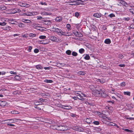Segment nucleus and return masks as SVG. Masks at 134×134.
<instances>
[{
  "label": "nucleus",
  "mask_w": 134,
  "mask_h": 134,
  "mask_svg": "<svg viewBox=\"0 0 134 134\" xmlns=\"http://www.w3.org/2000/svg\"><path fill=\"white\" fill-rule=\"evenodd\" d=\"M124 20L127 21H128L129 20V18H124Z\"/></svg>",
  "instance_id": "nucleus-64"
},
{
  "label": "nucleus",
  "mask_w": 134,
  "mask_h": 134,
  "mask_svg": "<svg viewBox=\"0 0 134 134\" xmlns=\"http://www.w3.org/2000/svg\"><path fill=\"white\" fill-rule=\"evenodd\" d=\"M108 124L109 125L112 126H117V125L116 124H115L114 123H113L112 122H108Z\"/></svg>",
  "instance_id": "nucleus-13"
},
{
  "label": "nucleus",
  "mask_w": 134,
  "mask_h": 134,
  "mask_svg": "<svg viewBox=\"0 0 134 134\" xmlns=\"http://www.w3.org/2000/svg\"><path fill=\"white\" fill-rule=\"evenodd\" d=\"M67 128L65 126H58V130L61 131H65L67 130Z\"/></svg>",
  "instance_id": "nucleus-2"
},
{
  "label": "nucleus",
  "mask_w": 134,
  "mask_h": 134,
  "mask_svg": "<svg viewBox=\"0 0 134 134\" xmlns=\"http://www.w3.org/2000/svg\"><path fill=\"white\" fill-rule=\"evenodd\" d=\"M43 14L45 15H50L51 14V13H48L46 12H44L43 13Z\"/></svg>",
  "instance_id": "nucleus-31"
},
{
  "label": "nucleus",
  "mask_w": 134,
  "mask_h": 134,
  "mask_svg": "<svg viewBox=\"0 0 134 134\" xmlns=\"http://www.w3.org/2000/svg\"><path fill=\"white\" fill-rule=\"evenodd\" d=\"M93 123L96 125H98L99 124V122L97 121H94L93 122Z\"/></svg>",
  "instance_id": "nucleus-38"
},
{
  "label": "nucleus",
  "mask_w": 134,
  "mask_h": 134,
  "mask_svg": "<svg viewBox=\"0 0 134 134\" xmlns=\"http://www.w3.org/2000/svg\"><path fill=\"white\" fill-rule=\"evenodd\" d=\"M123 55L121 54H119V58H120L121 59H122L123 58Z\"/></svg>",
  "instance_id": "nucleus-42"
},
{
  "label": "nucleus",
  "mask_w": 134,
  "mask_h": 134,
  "mask_svg": "<svg viewBox=\"0 0 134 134\" xmlns=\"http://www.w3.org/2000/svg\"><path fill=\"white\" fill-rule=\"evenodd\" d=\"M102 90V89H99V90H97V91H94L93 92V94L96 97H100L101 92Z\"/></svg>",
  "instance_id": "nucleus-1"
},
{
  "label": "nucleus",
  "mask_w": 134,
  "mask_h": 134,
  "mask_svg": "<svg viewBox=\"0 0 134 134\" xmlns=\"http://www.w3.org/2000/svg\"><path fill=\"white\" fill-rule=\"evenodd\" d=\"M102 15V14L100 13H94L93 15V16L94 17L97 18H99L101 17Z\"/></svg>",
  "instance_id": "nucleus-6"
},
{
  "label": "nucleus",
  "mask_w": 134,
  "mask_h": 134,
  "mask_svg": "<svg viewBox=\"0 0 134 134\" xmlns=\"http://www.w3.org/2000/svg\"><path fill=\"white\" fill-rule=\"evenodd\" d=\"M100 81V83H103L105 82L104 80H103V79H101Z\"/></svg>",
  "instance_id": "nucleus-58"
},
{
  "label": "nucleus",
  "mask_w": 134,
  "mask_h": 134,
  "mask_svg": "<svg viewBox=\"0 0 134 134\" xmlns=\"http://www.w3.org/2000/svg\"><path fill=\"white\" fill-rule=\"evenodd\" d=\"M62 108L65 109H70L72 108V107L68 105H63Z\"/></svg>",
  "instance_id": "nucleus-10"
},
{
  "label": "nucleus",
  "mask_w": 134,
  "mask_h": 134,
  "mask_svg": "<svg viewBox=\"0 0 134 134\" xmlns=\"http://www.w3.org/2000/svg\"><path fill=\"white\" fill-rule=\"evenodd\" d=\"M53 120H51L49 119L48 121L47 122V123H50L51 122H53Z\"/></svg>",
  "instance_id": "nucleus-53"
},
{
  "label": "nucleus",
  "mask_w": 134,
  "mask_h": 134,
  "mask_svg": "<svg viewBox=\"0 0 134 134\" xmlns=\"http://www.w3.org/2000/svg\"><path fill=\"white\" fill-rule=\"evenodd\" d=\"M66 53L67 54L70 55L71 54V51L70 50H68L66 52Z\"/></svg>",
  "instance_id": "nucleus-25"
},
{
  "label": "nucleus",
  "mask_w": 134,
  "mask_h": 134,
  "mask_svg": "<svg viewBox=\"0 0 134 134\" xmlns=\"http://www.w3.org/2000/svg\"><path fill=\"white\" fill-rule=\"evenodd\" d=\"M32 48L31 46H29V48L28 49V51L29 52H30L31 50L32 49Z\"/></svg>",
  "instance_id": "nucleus-51"
},
{
  "label": "nucleus",
  "mask_w": 134,
  "mask_h": 134,
  "mask_svg": "<svg viewBox=\"0 0 134 134\" xmlns=\"http://www.w3.org/2000/svg\"><path fill=\"white\" fill-rule=\"evenodd\" d=\"M9 120H12V119H8L3 120L1 121V123L2 124H8L9 122H8V121H9Z\"/></svg>",
  "instance_id": "nucleus-8"
},
{
  "label": "nucleus",
  "mask_w": 134,
  "mask_h": 134,
  "mask_svg": "<svg viewBox=\"0 0 134 134\" xmlns=\"http://www.w3.org/2000/svg\"><path fill=\"white\" fill-rule=\"evenodd\" d=\"M32 15H37L38 13L37 12H31Z\"/></svg>",
  "instance_id": "nucleus-46"
},
{
  "label": "nucleus",
  "mask_w": 134,
  "mask_h": 134,
  "mask_svg": "<svg viewBox=\"0 0 134 134\" xmlns=\"http://www.w3.org/2000/svg\"><path fill=\"white\" fill-rule=\"evenodd\" d=\"M79 15V13L77 12H76L75 13V16L78 17Z\"/></svg>",
  "instance_id": "nucleus-45"
},
{
  "label": "nucleus",
  "mask_w": 134,
  "mask_h": 134,
  "mask_svg": "<svg viewBox=\"0 0 134 134\" xmlns=\"http://www.w3.org/2000/svg\"><path fill=\"white\" fill-rule=\"evenodd\" d=\"M20 6L22 7H25L26 6V5H25V4L23 3H20Z\"/></svg>",
  "instance_id": "nucleus-50"
},
{
  "label": "nucleus",
  "mask_w": 134,
  "mask_h": 134,
  "mask_svg": "<svg viewBox=\"0 0 134 134\" xmlns=\"http://www.w3.org/2000/svg\"><path fill=\"white\" fill-rule=\"evenodd\" d=\"M14 79L16 80H19L21 79V78L19 76L16 75Z\"/></svg>",
  "instance_id": "nucleus-17"
},
{
  "label": "nucleus",
  "mask_w": 134,
  "mask_h": 134,
  "mask_svg": "<svg viewBox=\"0 0 134 134\" xmlns=\"http://www.w3.org/2000/svg\"><path fill=\"white\" fill-rule=\"evenodd\" d=\"M71 116L72 117H75V115L73 114H71Z\"/></svg>",
  "instance_id": "nucleus-63"
},
{
  "label": "nucleus",
  "mask_w": 134,
  "mask_h": 134,
  "mask_svg": "<svg viewBox=\"0 0 134 134\" xmlns=\"http://www.w3.org/2000/svg\"><path fill=\"white\" fill-rule=\"evenodd\" d=\"M44 82L47 83H51L53 82V81L51 80L46 79L44 81Z\"/></svg>",
  "instance_id": "nucleus-16"
},
{
  "label": "nucleus",
  "mask_w": 134,
  "mask_h": 134,
  "mask_svg": "<svg viewBox=\"0 0 134 134\" xmlns=\"http://www.w3.org/2000/svg\"><path fill=\"white\" fill-rule=\"evenodd\" d=\"M41 4L42 5H47V4L45 2H41Z\"/></svg>",
  "instance_id": "nucleus-57"
},
{
  "label": "nucleus",
  "mask_w": 134,
  "mask_h": 134,
  "mask_svg": "<svg viewBox=\"0 0 134 134\" xmlns=\"http://www.w3.org/2000/svg\"><path fill=\"white\" fill-rule=\"evenodd\" d=\"M36 69H43V67H42L40 65H36Z\"/></svg>",
  "instance_id": "nucleus-18"
},
{
  "label": "nucleus",
  "mask_w": 134,
  "mask_h": 134,
  "mask_svg": "<svg viewBox=\"0 0 134 134\" xmlns=\"http://www.w3.org/2000/svg\"><path fill=\"white\" fill-rule=\"evenodd\" d=\"M94 87L93 85H91L90 86V88L91 89H93V87Z\"/></svg>",
  "instance_id": "nucleus-56"
},
{
  "label": "nucleus",
  "mask_w": 134,
  "mask_h": 134,
  "mask_svg": "<svg viewBox=\"0 0 134 134\" xmlns=\"http://www.w3.org/2000/svg\"><path fill=\"white\" fill-rule=\"evenodd\" d=\"M74 34L76 36L79 37V32L77 31H76V32H73Z\"/></svg>",
  "instance_id": "nucleus-36"
},
{
  "label": "nucleus",
  "mask_w": 134,
  "mask_h": 134,
  "mask_svg": "<svg viewBox=\"0 0 134 134\" xmlns=\"http://www.w3.org/2000/svg\"><path fill=\"white\" fill-rule=\"evenodd\" d=\"M52 128L54 129H56L58 130V126L57 125H54L52 126Z\"/></svg>",
  "instance_id": "nucleus-23"
},
{
  "label": "nucleus",
  "mask_w": 134,
  "mask_h": 134,
  "mask_svg": "<svg viewBox=\"0 0 134 134\" xmlns=\"http://www.w3.org/2000/svg\"><path fill=\"white\" fill-rule=\"evenodd\" d=\"M6 24V23L5 22L3 23L0 22V25L3 26L5 25Z\"/></svg>",
  "instance_id": "nucleus-39"
},
{
  "label": "nucleus",
  "mask_w": 134,
  "mask_h": 134,
  "mask_svg": "<svg viewBox=\"0 0 134 134\" xmlns=\"http://www.w3.org/2000/svg\"><path fill=\"white\" fill-rule=\"evenodd\" d=\"M46 37L45 36H41L39 37V38L41 39H45Z\"/></svg>",
  "instance_id": "nucleus-37"
},
{
  "label": "nucleus",
  "mask_w": 134,
  "mask_h": 134,
  "mask_svg": "<svg viewBox=\"0 0 134 134\" xmlns=\"http://www.w3.org/2000/svg\"><path fill=\"white\" fill-rule=\"evenodd\" d=\"M66 27L67 28H68V31H69L71 29L70 28V27H71L70 25L69 24H67Z\"/></svg>",
  "instance_id": "nucleus-32"
},
{
  "label": "nucleus",
  "mask_w": 134,
  "mask_h": 134,
  "mask_svg": "<svg viewBox=\"0 0 134 134\" xmlns=\"http://www.w3.org/2000/svg\"><path fill=\"white\" fill-rule=\"evenodd\" d=\"M0 10H4L6 9V7L4 6H0Z\"/></svg>",
  "instance_id": "nucleus-30"
},
{
  "label": "nucleus",
  "mask_w": 134,
  "mask_h": 134,
  "mask_svg": "<svg viewBox=\"0 0 134 134\" xmlns=\"http://www.w3.org/2000/svg\"><path fill=\"white\" fill-rule=\"evenodd\" d=\"M78 73L80 75H84L86 74V73L84 71H79L78 72Z\"/></svg>",
  "instance_id": "nucleus-20"
},
{
  "label": "nucleus",
  "mask_w": 134,
  "mask_h": 134,
  "mask_svg": "<svg viewBox=\"0 0 134 134\" xmlns=\"http://www.w3.org/2000/svg\"><path fill=\"white\" fill-rule=\"evenodd\" d=\"M109 16L110 18H112L113 17H115V15L113 13H111L109 15Z\"/></svg>",
  "instance_id": "nucleus-41"
},
{
  "label": "nucleus",
  "mask_w": 134,
  "mask_h": 134,
  "mask_svg": "<svg viewBox=\"0 0 134 134\" xmlns=\"http://www.w3.org/2000/svg\"><path fill=\"white\" fill-rule=\"evenodd\" d=\"M1 74H2V75H4L5 74L6 72H5L3 71L1 72Z\"/></svg>",
  "instance_id": "nucleus-61"
},
{
  "label": "nucleus",
  "mask_w": 134,
  "mask_h": 134,
  "mask_svg": "<svg viewBox=\"0 0 134 134\" xmlns=\"http://www.w3.org/2000/svg\"><path fill=\"white\" fill-rule=\"evenodd\" d=\"M35 108L37 109H38L39 110H41V108H40V107H37V106H36L35 107Z\"/></svg>",
  "instance_id": "nucleus-55"
},
{
  "label": "nucleus",
  "mask_w": 134,
  "mask_h": 134,
  "mask_svg": "<svg viewBox=\"0 0 134 134\" xmlns=\"http://www.w3.org/2000/svg\"><path fill=\"white\" fill-rule=\"evenodd\" d=\"M77 53L74 51L72 52V55L74 57H76L77 55Z\"/></svg>",
  "instance_id": "nucleus-27"
},
{
  "label": "nucleus",
  "mask_w": 134,
  "mask_h": 134,
  "mask_svg": "<svg viewBox=\"0 0 134 134\" xmlns=\"http://www.w3.org/2000/svg\"><path fill=\"white\" fill-rule=\"evenodd\" d=\"M62 19V18L60 16L57 17L55 19L56 21L58 22H60Z\"/></svg>",
  "instance_id": "nucleus-7"
},
{
  "label": "nucleus",
  "mask_w": 134,
  "mask_h": 134,
  "mask_svg": "<svg viewBox=\"0 0 134 134\" xmlns=\"http://www.w3.org/2000/svg\"><path fill=\"white\" fill-rule=\"evenodd\" d=\"M84 51L85 50L83 48H81L79 50V52L81 54L83 53L84 52Z\"/></svg>",
  "instance_id": "nucleus-26"
},
{
  "label": "nucleus",
  "mask_w": 134,
  "mask_h": 134,
  "mask_svg": "<svg viewBox=\"0 0 134 134\" xmlns=\"http://www.w3.org/2000/svg\"><path fill=\"white\" fill-rule=\"evenodd\" d=\"M73 128V129L74 130L80 132H83V131L84 130L82 128L77 126L74 127Z\"/></svg>",
  "instance_id": "nucleus-3"
},
{
  "label": "nucleus",
  "mask_w": 134,
  "mask_h": 134,
  "mask_svg": "<svg viewBox=\"0 0 134 134\" xmlns=\"http://www.w3.org/2000/svg\"><path fill=\"white\" fill-rule=\"evenodd\" d=\"M100 95H101V97L104 98L106 97L107 96L106 94L104 93V91L102 90L101 92V94Z\"/></svg>",
  "instance_id": "nucleus-9"
},
{
  "label": "nucleus",
  "mask_w": 134,
  "mask_h": 134,
  "mask_svg": "<svg viewBox=\"0 0 134 134\" xmlns=\"http://www.w3.org/2000/svg\"><path fill=\"white\" fill-rule=\"evenodd\" d=\"M38 24H35L34 25V26L38 30H40V29H38V28H40V26H38Z\"/></svg>",
  "instance_id": "nucleus-28"
},
{
  "label": "nucleus",
  "mask_w": 134,
  "mask_h": 134,
  "mask_svg": "<svg viewBox=\"0 0 134 134\" xmlns=\"http://www.w3.org/2000/svg\"><path fill=\"white\" fill-rule=\"evenodd\" d=\"M102 118L104 119L107 120V119L108 118V117H107L105 116H102Z\"/></svg>",
  "instance_id": "nucleus-59"
},
{
  "label": "nucleus",
  "mask_w": 134,
  "mask_h": 134,
  "mask_svg": "<svg viewBox=\"0 0 134 134\" xmlns=\"http://www.w3.org/2000/svg\"><path fill=\"white\" fill-rule=\"evenodd\" d=\"M23 21L25 23H30L31 22V21L28 19H23Z\"/></svg>",
  "instance_id": "nucleus-15"
},
{
  "label": "nucleus",
  "mask_w": 134,
  "mask_h": 134,
  "mask_svg": "<svg viewBox=\"0 0 134 134\" xmlns=\"http://www.w3.org/2000/svg\"><path fill=\"white\" fill-rule=\"evenodd\" d=\"M104 42L106 44H109L111 43V41L109 39H107L105 40Z\"/></svg>",
  "instance_id": "nucleus-12"
},
{
  "label": "nucleus",
  "mask_w": 134,
  "mask_h": 134,
  "mask_svg": "<svg viewBox=\"0 0 134 134\" xmlns=\"http://www.w3.org/2000/svg\"><path fill=\"white\" fill-rule=\"evenodd\" d=\"M25 14L27 16H31L32 15L31 12H27Z\"/></svg>",
  "instance_id": "nucleus-33"
},
{
  "label": "nucleus",
  "mask_w": 134,
  "mask_h": 134,
  "mask_svg": "<svg viewBox=\"0 0 134 134\" xmlns=\"http://www.w3.org/2000/svg\"><path fill=\"white\" fill-rule=\"evenodd\" d=\"M18 26L20 27H23L25 26V25L23 24H19Z\"/></svg>",
  "instance_id": "nucleus-35"
},
{
  "label": "nucleus",
  "mask_w": 134,
  "mask_h": 134,
  "mask_svg": "<svg viewBox=\"0 0 134 134\" xmlns=\"http://www.w3.org/2000/svg\"><path fill=\"white\" fill-rule=\"evenodd\" d=\"M39 50L37 49H35L34 50V52L35 53H37L39 52Z\"/></svg>",
  "instance_id": "nucleus-49"
},
{
  "label": "nucleus",
  "mask_w": 134,
  "mask_h": 134,
  "mask_svg": "<svg viewBox=\"0 0 134 134\" xmlns=\"http://www.w3.org/2000/svg\"><path fill=\"white\" fill-rule=\"evenodd\" d=\"M121 85L122 86H125V82H123L121 83Z\"/></svg>",
  "instance_id": "nucleus-47"
},
{
  "label": "nucleus",
  "mask_w": 134,
  "mask_h": 134,
  "mask_svg": "<svg viewBox=\"0 0 134 134\" xmlns=\"http://www.w3.org/2000/svg\"><path fill=\"white\" fill-rule=\"evenodd\" d=\"M84 58L86 60H88L90 59V57L89 55L86 54L84 57Z\"/></svg>",
  "instance_id": "nucleus-21"
},
{
  "label": "nucleus",
  "mask_w": 134,
  "mask_h": 134,
  "mask_svg": "<svg viewBox=\"0 0 134 134\" xmlns=\"http://www.w3.org/2000/svg\"><path fill=\"white\" fill-rule=\"evenodd\" d=\"M120 3H121L124 6H125V7H127L128 4L127 3L124 2V1H122V0H121L120 1Z\"/></svg>",
  "instance_id": "nucleus-11"
},
{
  "label": "nucleus",
  "mask_w": 134,
  "mask_h": 134,
  "mask_svg": "<svg viewBox=\"0 0 134 134\" xmlns=\"http://www.w3.org/2000/svg\"><path fill=\"white\" fill-rule=\"evenodd\" d=\"M119 66L120 67H123L125 66L124 64H120L119 65Z\"/></svg>",
  "instance_id": "nucleus-60"
},
{
  "label": "nucleus",
  "mask_w": 134,
  "mask_h": 134,
  "mask_svg": "<svg viewBox=\"0 0 134 134\" xmlns=\"http://www.w3.org/2000/svg\"><path fill=\"white\" fill-rule=\"evenodd\" d=\"M37 19L38 20H41L42 19V18L41 16H37Z\"/></svg>",
  "instance_id": "nucleus-48"
},
{
  "label": "nucleus",
  "mask_w": 134,
  "mask_h": 134,
  "mask_svg": "<svg viewBox=\"0 0 134 134\" xmlns=\"http://www.w3.org/2000/svg\"><path fill=\"white\" fill-rule=\"evenodd\" d=\"M86 122L90 124L91 122V119L87 118L86 120Z\"/></svg>",
  "instance_id": "nucleus-19"
},
{
  "label": "nucleus",
  "mask_w": 134,
  "mask_h": 134,
  "mask_svg": "<svg viewBox=\"0 0 134 134\" xmlns=\"http://www.w3.org/2000/svg\"><path fill=\"white\" fill-rule=\"evenodd\" d=\"M10 72L11 74H15V75L16 74V72H14L13 71H10Z\"/></svg>",
  "instance_id": "nucleus-52"
},
{
  "label": "nucleus",
  "mask_w": 134,
  "mask_h": 134,
  "mask_svg": "<svg viewBox=\"0 0 134 134\" xmlns=\"http://www.w3.org/2000/svg\"><path fill=\"white\" fill-rule=\"evenodd\" d=\"M36 36V35L35 34H33L32 33H30L29 35L30 37H35Z\"/></svg>",
  "instance_id": "nucleus-29"
},
{
  "label": "nucleus",
  "mask_w": 134,
  "mask_h": 134,
  "mask_svg": "<svg viewBox=\"0 0 134 134\" xmlns=\"http://www.w3.org/2000/svg\"><path fill=\"white\" fill-rule=\"evenodd\" d=\"M12 120V119H11ZM12 120H10V121H11L10 122H9V123H13L14 122V120H13V119H12Z\"/></svg>",
  "instance_id": "nucleus-62"
},
{
  "label": "nucleus",
  "mask_w": 134,
  "mask_h": 134,
  "mask_svg": "<svg viewBox=\"0 0 134 134\" xmlns=\"http://www.w3.org/2000/svg\"><path fill=\"white\" fill-rule=\"evenodd\" d=\"M124 130L127 132H132L133 131L132 130H130L128 129H124Z\"/></svg>",
  "instance_id": "nucleus-43"
},
{
  "label": "nucleus",
  "mask_w": 134,
  "mask_h": 134,
  "mask_svg": "<svg viewBox=\"0 0 134 134\" xmlns=\"http://www.w3.org/2000/svg\"><path fill=\"white\" fill-rule=\"evenodd\" d=\"M124 95H127L128 96H130V92H124Z\"/></svg>",
  "instance_id": "nucleus-24"
},
{
  "label": "nucleus",
  "mask_w": 134,
  "mask_h": 134,
  "mask_svg": "<svg viewBox=\"0 0 134 134\" xmlns=\"http://www.w3.org/2000/svg\"><path fill=\"white\" fill-rule=\"evenodd\" d=\"M11 113L13 114H18L19 113V112L16 111H13L11 112Z\"/></svg>",
  "instance_id": "nucleus-34"
},
{
  "label": "nucleus",
  "mask_w": 134,
  "mask_h": 134,
  "mask_svg": "<svg viewBox=\"0 0 134 134\" xmlns=\"http://www.w3.org/2000/svg\"><path fill=\"white\" fill-rule=\"evenodd\" d=\"M99 89H102L100 88V87L99 86H97L95 88L96 91H97V90H99Z\"/></svg>",
  "instance_id": "nucleus-44"
},
{
  "label": "nucleus",
  "mask_w": 134,
  "mask_h": 134,
  "mask_svg": "<svg viewBox=\"0 0 134 134\" xmlns=\"http://www.w3.org/2000/svg\"><path fill=\"white\" fill-rule=\"evenodd\" d=\"M50 39L54 42H58L59 40L58 38L53 36H51L50 37Z\"/></svg>",
  "instance_id": "nucleus-4"
},
{
  "label": "nucleus",
  "mask_w": 134,
  "mask_h": 134,
  "mask_svg": "<svg viewBox=\"0 0 134 134\" xmlns=\"http://www.w3.org/2000/svg\"><path fill=\"white\" fill-rule=\"evenodd\" d=\"M54 31H55L57 32L58 33V34L59 35V34L60 32V31H61V30L59 29H58L57 28H55L54 29Z\"/></svg>",
  "instance_id": "nucleus-14"
},
{
  "label": "nucleus",
  "mask_w": 134,
  "mask_h": 134,
  "mask_svg": "<svg viewBox=\"0 0 134 134\" xmlns=\"http://www.w3.org/2000/svg\"><path fill=\"white\" fill-rule=\"evenodd\" d=\"M74 98H77L81 100H85V98H83V96H82L80 94H79L76 97H73V99H75Z\"/></svg>",
  "instance_id": "nucleus-5"
},
{
  "label": "nucleus",
  "mask_w": 134,
  "mask_h": 134,
  "mask_svg": "<svg viewBox=\"0 0 134 134\" xmlns=\"http://www.w3.org/2000/svg\"><path fill=\"white\" fill-rule=\"evenodd\" d=\"M64 32H63V31H62V30L61 31H60V33L59 34V35H65L64 34Z\"/></svg>",
  "instance_id": "nucleus-40"
},
{
  "label": "nucleus",
  "mask_w": 134,
  "mask_h": 134,
  "mask_svg": "<svg viewBox=\"0 0 134 134\" xmlns=\"http://www.w3.org/2000/svg\"><path fill=\"white\" fill-rule=\"evenodd\" d=\"M7 125L9 126H15V125H13V124H9V123L8 124H7Z\"/></svg>",
  "instance_id": "nucleus-54"
},
{
  "label": "nucleus",
  "mask_w": 134,
  "mask_h": 134,
  "mask_svg": "<svg viewBox=\"0 0 134 134\" xmlns=\"http://www.w3.org/2000/svg\"><path fill=\"white\" fill-rule=\"evenodd\" d=\"M130 12L134 15V8H132L129 9Z\"/></svg>",
  "instance_id": "nucleus-22"
}]
</instances>
